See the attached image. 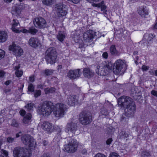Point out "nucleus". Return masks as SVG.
<instances>
[{
    "instance_id": "f3484780",
    "label": "nucleus",
    "mask_w": 157,
    "mask_h": 157,
    "mask_svg": "<svg viewBox=\"0 0 157 157\" xmlns=\"http://www.w3.org/2000/svg\"><path fill=\"white\" fill-rule=\"evenodd\" d=\"M94 32L92 30H89L85 33L83 36L84 40L88 42L92 41L94 37Z\"/></svg>"
},
{
    "instance_id": "c9c22d12",
    "label": "nucleus",
    "mask_w": 157,
    "mask_h": 157,
    "mask_svg": "<svg viewBox=\"0 0 157 157\" xmlns=\"http://www.w3.org/2000/svg\"><path fill=\"white\" fill-rule=\"evenodd\" d=\"M38 32V30L35 28L31 27L29 29V33L34 35Z\"/></svg>"
},
{
    "instance_id": "bb28decb",
    "label": "nucleus",
    "mask_w": 157,
    "mask_h": 157,
    "mask_svg": "<svg viewBox=\"0 0 157 157\" xmlns=\"http://www.w3.org/2000/svg\"><path fill=\"white\" fill-rule=\"evenodd\" d=\"M110 51L112 55L119 56L120 54L119 52L116 50L115 46L113 45H111L110 47Z\"/></svg>"
},
{
    "instance_id": "412c9836",
    "label": "nucleus",
    "mask_w": 157,
    "mask_h": 157,
    "mask_svg": "<svg viewBox=\"0 0 157 157\" xmlns=\"http://www.w3.org/2000/svg\"><path fill=\"white\" fill-rule=\"evenodd\" d=\"M12 30L16 33H19L20 32L19 29H17L16 28L19 25V23L18 20L16 19H13L11 23Z\"/></svg>"
},
{
    "instance_id": "a878e982",
    "label": "nucleus",
    "mask_w": 157,
    "mask_h": 157,
    "mask_svg": "<svg viewBox=\"0 0 157 157\" xmlns=\"http://www.w3.org/2000/svg\"><path fill=\"white\" fill-rule=\"evenodd\" d=\"M7 38V34L4 31L0 32V42H5Z\"/></svg>"
},
{
    "instance_id": "bf43d9fd",
    "label": "nucleus",
    "mask_w": 157,
    "mask_h": 157,
    "mask_svg": "<svg viewBox=\"0 0 157 157\" xmlns=\"http://www.w3.org/2000/svg\"><path fill=\"white\" fill-rule=\"evenodd\" d=\"M5 73L3 71H0V77H2L4 75Z\"/></svg>"
},
{
    "instance_id": "e2e57ef3",
    "label": "nucleus",
    "mask_w": 157,
    "mask_h": 157,
    "mask_svg": "<svg viewBox=\"0 0 157 157\" xmlns=\"http://www.w3.org/2000/svg\"><path fill=\"white\" fill-rule=\"evenodd\" d=\"M41 157H50L47 154H44Z\"/></svg>"
},
{
    "instance_id": "2f4dec72",
    "label": "nucleus",
    "mask_w": 157,
    "mask_h": 157,
    "mask_svg": "<svg viewBox=\"0 0 157 157\" xmlns=\"http://www.w3.org/2000/svg\"><path fill=\"white\" fill-rule=\"evenodd\" d=\"M8 155V152L6 150L2 149L0 151V156L1 157H7Z\"/></svg>"
},
{
    "instance_id": "39448f33",
    "label": "nucleus",
    "mask_w": 157,
    "mask_h": 157,
    "mask_svg": "<svg viewBox=\"0 0 157 157\" xmlns=\"http://www.w3.org/2000/svg\"><path fill=\"white\" fill-rule=\"evenodd\" d=\"M116 67L113 69V72L116 74L121 75L124 74L126 69V65L124 61L117 60L115 63Z\"/></svg>"
},
{
    "instance_id": "5701e85b",
    "label": "nucleus",
    "mask_w": 157,
    "mask_h": 157,
    "mask_svg": "<svg viewBox=\"0 0 157 157\" xmlns=\"http://www.w3.org/2000/svg\"><path fill=\"white\" fill-rule=\"evenodd\" d=\"M139 14L143 17H145L148 14V11L146 6H143L140 7L138 10Z\"/></svg>"
},
{
    "instance_id": "13d9d810",
    "label": "nucleus",
    "mask_w": 157,
    "mask_h": 157,
    "mask_svg": "<svg viewBox=\"0 0 157 157\" xmlns=\"http://www.w3.org/2000/svg\"><path fill=\"white\" fill-rule=\"evenodd\" d=\"M10 90L9 89H6L4 90V92L5 93L7 94L10 92Z\"/></svg>"
},
{
    "instance_id": "dca6fc26",
    "label": "nucleus",
    "mask_w": 157,
    "mask_h": 157,
    "mask_svg": "<svg viewBox=\"0 0 157 157\" xmlns=\"http://www.w3.org/2000/svg\"><path fill=\"white\" fill-rule=\"evenodd\" d=\"M41 128L48 132H52L53 130L52 124L48 121L44 122L41 124Z\"/></svg>"
},
{
    "instance_id": "8fccbe9b",
    "label": "nucleus",
    "mask_w": 157,
    "mask_h": 157,
    "mask_svg": "<svg viewBox=\"0 0 157 157\" xmlns=\"http://www.w3.org/2000/svg\"><path fill=\"white\" fill-rule=\"evenodd\" d=\"M149 67L148 66L143 65L142 67V69L143 71H146L148 70Z\"/></svg>"
},
{
    "instance_id": "680f3d73",
    "label": "nucleus",
    "mask_w": 157,
    "mask_h": 157,
    "mask_svg": "<svg viewBox=\"0 0 157 157\" xmlns=\"http://www.w3.org/2000/svg\"><path fill=\"white\" fill-rule=\"evenodd\" d=\"M10 82V81H7L5 83V84L6 85H8L9 84Z\"/></svg>"
},
{
    "instance_id": "0e129e2a",
    "label": "nucleus",
    "mask_w": 157,
    "mask_h": 157,
    "mask_svg": "<svg viewBox=\"0 0 157 157\" xmlns=\"http://www.w3.org/2000/svg\"><path fill=\"white\" fill-rule=\"evenodd\" d=\"M6 3H10L11 1H12L13 0H3Z\"/></svg>"
},
{
    "instance_id": "4be33fe9",
    "label": "nucleus",
    "mask_w": 157,
    "mask_h": 157,
    "mask_svg": "<svg viewBox=\"0 0 157 157\" xmlns=\"http://www.w3.org/2000/svg\"><path fill=\"white\" fill-rule=\"evenodd\" d=\"M13 14L17 15L21 13L22 9H23L22 5H15L13 7Z\"/></svg>"
},
{
    "instance_id": "5fc2aeb1",
    "label": "nucleus",
    "mask_w": 157,
    "mask_h": 157,
    "mask_svg": "<svg viewBox=\"0 0 157 157\" xmlns=\"http://www.w3.org/2000/svg\"><path fill=\"white\" fill-rule=\"evenodd\" d=\"M19 113L21 116H24L26 112L24 110H21L20 111Z\"/></svg>"
},
{
    "instance_id": "9b49d317",
    "label": "nucleus",
    "mask_w": 157,
    "mask_h": 157,
    "mask_svg": "<svg viewBox=\"0 0 157 157\" xmlns=\"http://www.w3.org/2000/svg\"><path fill=\"white\" fill-rule=\"evenodd\" d=\"M33 23L36 28L40 29L45 28L47 24L45 20L40 17L34 18L33 20Z\"/></svg>"
},
{
    "instance_id": "6ab92c4d",
    "label": "nucleus",
    "mask_w": 157,
    "mask_h": 157,
    "mask_svg": "<svg viewBox=\"0 0 157 157\" xmlns=\"http://www.w3.org/2000/svg\"><path fill=\"white\" fill-rule=\"evenodd\" d=\"M29 45L33 47L36 48L40 45V40L37 38L32 37L29 41Z\"/></svg>"
},
{
    "instance_id": "e433bc0d",
    "label": "nucleus",
    "mask_w": 157,
    "mask_h": 157,
    "mask_svg": "<svg viewBox=\"0 0 157 157\" xmlns=\"http://www.w3.org/2000/svg\"><path fill=\"white\" fill-rule=\"evenodd\" d=\"M141 155L142 157H148L151 155L150 152L147 151H143L141 153Z\"/></svg>"
},
{
    "instance_id": "ddd939ff",
    "label": "nucleus",
    "mask_w": 157,
    "mask_h": 157,
    "mask_svg": "<svg viewBox=\"0 0 157 157\" xmlns=\"http://www.w3.org/2000/svg\"><path fill=\"white\" fill-rule=\"evenodd\" d=\"M77 127V124L73 122L68 123L65 129V132L70 135H72L76 130Z\"/></svg>"
},
{
    "instance_id": "b1692460",
    "label": "nucleus",
    "mask_w": 157,
    "mask_h": 157,
    "mask_svg": "<svg viewBox=\"0 0 157 157\" xmlns=\"http://www.w3.org/2000/svg\"><path fill=\"white\" fill-rule=\"evenodd\" d=\"M32 115L30 113H27L23 118L22 123L25 125H28L31 122Z\"/></svg>"
},
{
    "instance_id": "49530a36",
    "label": "nucleus",
    "mask_w": 157,
    "mask_h": 157,
    "mask_svg": "<svg viewBox=\"0 0 157 157\" xmlns=\"http://www.w3.org/2000/svg\"><path fill=\"white\" fill-rule=\"evenodd\" d=\"M19 31H20L19 32V33L21 32L23 33H29V30H28L25 29H23L21 30H19Z\"/></svg>"
},
{
    "instance_id": "3c124183",
    "label": "nucleus",
    "mask_w": 157,
    "mask_h": 157,
    "mask_svg": "<svg viewBox=\"0 0 157 157\" xmlns=\"http://www.w3.org/2000/svg\"><path fill=\"white\" fill-rule=\"evenodd\" d=\"M102 56L104 58L107 59L108 57V55L107 52H105L103 53Z\"/></svg>"
},
{
    "instance_id": "052dcab7",
    "label": "nucleus",
    "mask_w": 157,
    "mask_h": 157,
    "mask_svg": "<svg viewBox=\"0 0 157 157\" xmlns=\"http://www.w3.org/2000/svg\"><path fill=\"white\" fill-rule=\"evenodd\" d=\"M44 146H45L48 144V142L45 140H44L43 142Z\"/></svg>"
},
{
    "instance_id": "6e6552de",
    "label": "nucleus",
    "mask_w": 157,
    "mask_h": 157,
    "mask_svg": "<svg viewBox=\"0 0 157 157\" xmlns=\"http://www.w3.org/2000/svg\"><path fill=\"white\" fill-rule=\"evenodd\" d=\"M65 107L63 104L57 103L54 106L53 109V113L57 117H62L64 114Z\"/></svg>"
},
{
    "instance_id": "aec40b11",
    "label": "nucleus",
    "mask_w": 157,
    "mask_h": 157,
    "mask_svg": "<svg viewBox=\"0 0 157 157\" xmlns=\"http://www.w3.org/2000/svg\"><path fill=\"white\" fill-rule=\"evenodd\" d=\"M66 102L70 105H74L77 102L76 97L74 95H68L66 100Z\"/></svg>"
},
{
    "instance_id": "393cba45",
    "label": "nucleus",
    "mask_w": 157,
    "mask_h": 157,
    "mask_svg": "<svg viewBox=\"0 0 157 157\" xmlns=\"http://www.w3.org/2000/svg\"><path fill=\"white\" fill-rule=\"evenodd\" d=\"M127 31L124 29H120L116 31L117 35L119 37H124L126 36Z\"/></svg>"
},
{
    "instance_id": "2eb2a0df",
    "label": "nucleus",
    "mask_w": 157,
    "mask_h": 157,
    "mask_svg": "<svg viewBox=\"0 0 157 157\" xmlns=\"http://www.w3.org/2000/svg\"><path fill=\"white\" fill-rule=\"evenodd\" d=\"M56 9L59 16H63L67 13V9L65 8V6L62 4L58 5L56 7Z\"/></svg>"
},
{
    "instance_id": "72a5a7b5",
    "label": "nucleus",
    "mask_w": 157,
    "mask_h": 157,
    "mask_svg": "<svg viewBox=\"0 0 157 157\" xmlns=\"http://www.w3.org/2000/svg\"><path fill=\"white\" fill-rule=\"evenodd\" d=\"M154 37L155 36H154L152 34H147L144 36V37H147L146 38L147 41H150L152 40Z\"/></svg>"
},
{
    "instance_id": "a19ab883",
    "label": "nucleus",
    "mask_w": 157,
    "mask_h": 157,
    "mask_svg": "<svg viewBox=\"0 0 157 157\" xmlns=\"http://www.w3.org/2000/svg\"><path fill=\"white\" fill-rule=\"evenodd\" d=\"M28 90L31 92H33L34 91V87L32 84H30L29 85Z\"/></svg>"
},
{
    "instance_id": "c756f323",
    "label": "nucleus",
    "mask_w": 157,
    "mask_h": 157,
    "mask_svg": "<svg viewBox=\"0 0 157 157\" xmlns=\"http://www.w3.org/2000/svg\"><path fill=\"white\" fill-rule=\"evenodd\" d=\"M43 4L46 6H52L54 2V0H41Z\"/></svg>"
},
{
    "instance_id": "473e14b6",
    "label": "nucleus",
    "mask_w": 157,
    "mask_h": 157,
    "mask_svg": "<svg viewBox=\"0 0 157 157\" xmlns=\"http://www.w3.org/2000/svg\"><path fill=\"white\" fill-rule=\"evenodd\" d=\"M34 107L33 103H28L25 106V107L29 111H30L33 110V108Z\"/></svg>"
},
{
    "instance_id": "7ed1b4c3",
    "label": "nucleus",
    "mask_w": 157,
    "mask_h": 157,
    "mask_svg": "<svg viewBox=\"0 0 157 157\" xmlns=\"http://www.w3.org/2000/svg\"><path fill=\"white\" fill-rule=\"evenodd\" d=\"M54 105L53 103L49 101H46L39 107V113L45 116L49 115L53 111Z\"/></svg>"
},
{
    "instance_id": "603ef678",
    "label": "nucleus",
    "mask_w": 157,
    "mask_h": 157,
    "mask_svg": "<svg viewBox=\"0 0 157 157\" xmlns=\"http://www.w3.org/2000/svg\"><path fill=\"white\" fill-rule=\"evenodd\" d=\"M112 141L113 140L112 138H109L106 141V143L107 145H109L111 144Z\"/></svg>"
},
{
    "instance_id": "de8ad7c7",
    "label": "nucleus",
    "mask_w": 157,
    "mask_h": 157,
    "mask_svg": "<svg viewBox=\"0 0 157 157\" xmlns=\"http://www.w3.org/2000/svg\"><path fill=\"white\" fill-rule=\"evenodd\" d=\"M101 10V11L104 10L105 12H106L105 10L106 8V6L104 4H101V6H100Z\"/></svg>"
},
{
    "instance_id": "c03bdc74",
    "label": "nucleus",
    "mask_w": 157,
    "mask_h": 157,
    "mask_svg": "<svg viewBox=\"0 0 157 157\" xmlns=\"http://www.w3.org/2000/svg\"><path fill=\"white\" fill-rule=\"evenodd\" d=\"M14 139L11 137H8L7 138V141L9 143H12L14 141Z\"/></svg>"
},
{
    "instance_id": "4468645a",
    "label": "nucleus",
    "mask_w": 157,
    "mask_h": 157,
    "mask_svg": "<svg viewBox=\"0 0 157 157\" xmlns=\"http://www.w3.org/2000/svg\"><path fill=\"white\" fill-rule=\"evenodd\" d=\"M9 50L13 52L14 54L16 56H20L23 54V51L22 48L19 46L15 44L10 45L9 48Z\"/></svg>"
},
{
    "instance_id": "864d4df0",
    "label": "nucleus",
    "mask_w": 157,
    "mask_h": 157,
    "mask_svg": "<svg viewBox=\"0 0 157 157\" xmlns=\"http://www.w3.org/2000/svg\"><path fill=\"white\" fill-rule=\"evenodd\" d=\"M151 94L157 97V91L152 90L151 92Z\"/></svg>"
},
{
    "instance_id": "1a4fd4ad",
    "label": "nucleus",
    "mask_w": 157,
    "mask_h": 157,
    "mask_svg": "<svg viewBox=\"0 0 157 157\" xmlns=\"http://www.w3.org/2000/svg\"><path fill=\"white\" fill-rule=\"evenodd\" d=\"M68 144L64 146V151L69 153H73L77 149V142L76 140L70 139Z\"/></svg>"
},
{
    "instance_id": "f03ea898",
    "label": "nucleus",
    "mask_w": 157,
    "mask_h": 157,
    "mask_svg": "<svg viewBox=\"0 0 157 157\" xmlns=\"http://www.w3.org/2000/svg\"><path fill=\"white\" fill-rule=\"evenodd\" d=\"M112 64L111 62H102L99 64L95 70L96 73L100 76H105L111 70Z\"/></svg>"
},
{
    "instance_id": "338daca9",
    "label": "nucleus",
    "mask_w": 157,
    "mask_h": 157,
    "mask_svg": "<svg viewBox=\"0 0 157 157\" xmlns=\"http://www.w3.org/2000/svg\"><path fill=\"white\" fill-rule=\"evenodd\" d=\"M79 34H78V35H77V36H76V37H75V36L74 37V38H76V39H78L79 38Z\"/></svg>"
},
{
    "instance_id": "09e8293b",
    "label": "nucleus",
    "mask_w": 157,
    "mask_h": 157,
    "mask_svg": "<svg viewBox=\"0 0 157 157\" xmlns=\"http://www.w3.org/2000/svg\"><path fill=\"white\" fill-rule=\"evenodd\" d=\"M94 157H106V156L104 154L98 153Z\"/></svg>"
},
{
    "instance_id": "4c0bfd02",
    "label": "nucleus",
    "mask_w": 157,
    "mask_h": 157,
    "mask_svg": "<svg viewBox=\"0 0 157 157\" xmlns=\"http://www.w3.org/2000/svg\"><path fill=\"white\" fill-rule=\"evenodd\" d=\"M11 125L13 127H18L19 126V124L15 120L13 119L12 121Z\"/></svg>"
},
{
    "instance_id": "58836bf2",
    "label": "nucleus",
    "mask_w": 157,
    "mask_h": 157,
    "mask_svg": "<svg viewBox=\"0 0 157 157\" xmlns=\"http://www.w3.org/2000/svg\"><path fill=\"white\" fill-rule=\"evenodd\" d=\"M120 135L121 138H125L128 137L129 134L125 132L122 131L120 132Z\"/></svg>"
},
{
    "instance_id": "9d476101",
    "label": "nucleus",
    "mask_w": 157,
    "mask_h": 157,
    "mask_svg": "<svg viewBox=\"0 0 157 157\" xmlns=\"http://www.w3.org/2000/svg\"><path fill=\"white\" fill-rule=\"evenodd\" d=\"M21 140L24 144L29 147H34L36 143L34 139L30 135H26L21 137Z\"/></svg>"
},
{
    "instance_id": "423d86ee",
    "label": "nucleus",
    "mask_w": 157,
    "mask_h": 157,
    "mask_svg": "<svg viewBox=\"0 0 157 157\" xmlns=\"http://www.w3.org/2000/svg\"><path fill=\"white\" fill-rule=\"evenodd\" d=\"M14 157H29L30 155L27 149L23 147H15L13 151Z\"/></svg>"
},
{
    "instance_id": "774afa93",
    "label": "nucleus",
    "mask_w": 157,
    "mask_h": 157,
    "mask_svg": "<svg viewBox=\"0 0 157 157\" xmlns=\"http://www.w3.org/2000/svg\"><path fill=\"white\" fill-rule=\"evenodd\" d=\"M154 28L156 29H157V22L155 25L154 26Z\"/></svg>"
},
{
    "instance_id": "4d7b16f0",
    "label": "nucleus",
    "mask_w": 157,
    "mask_h": 157,
    "mask_svg": "<svg viewBox=\"0 0 157 157\" xmlns=\"http://www.w3.org/2000/svg\"><path fill=\"white\" fill-rule=\"evenodd\" d=\"M101 113L102 114L104 115H106L108 114V112L105 111L104 109H103V110H102Z\"/></svg>"
},
{
    "instance_id": "f257e3e1",
    "label": "nucleus",
    "mask_w": 157,
    "mask_h": 157,
    "mask_svg": "<svg viewBox=\"0 0 157 157\" xmlns=\"http://www.w3.org/2000/svg\"><path fill=\"white\" fill-rule=\"evenodd\" d=\"M118 105L122 107L126 106L125 109V115L128 117L133 116L136 111L135 105L133 100L130 97L123 96L117 100Z\"/></svg>"
},
{
    "instance_id": "f704fd0d",
    "label": "nucleus",
    "mask_w": 157,
    "mask_h": 157,
    "mask_svg": "<svg viewBox=\"0 0 157 157\" xmlns=\"http://www.w3.org/2000/svg\"><path fill=\"white\" fill-rule=\"evenodd\" d=\"M44 72L46 76L52 75L53 72V70H52L46 69L44 71Z\"/></svg>"
},
{
    "instance_id": "a18cd8bd",
    "label": "nucleus",
    "mask_w": 157,
    "mask_h": 157,
    "mask_svg": "<svg viewBox=\"0 0 157 157\" xmlns=\"http://www.w3.org/2000/svg\"><path fill=\"white\" fill-rule=\"evenodd\" d=\"M110 157H120L119 155L116 153H112L110 155Z\"/></svg>"
},
{
    "instance_id": "20e7f679",
    "label": "nucleus",
    "mask_w": 157,
    "mask_h": 157,
    "mask_svg": "<svg viewBox=\"0 0 157 157\" xmlns=\"http://www.w3.org/2000/svg\"><path fill=\"white\" fill-rule=\"evenodd\" d=\"M45 55V59L48 63L52 64L56 62L57 54L55 48H48L46 51Z\"/></svg>"
},
{
    "instance_id": "a211bd4d",
    "label": "nucleus",
    "mask_w": 157,
    "mask_h": 157,
    "mask_svg": "<svg viewBox=\"0 0 157 157\" xmlns=\"http://www.w3.org/2000/svg\"><path fill=\"white\" fill-rule=\"evenodd\" d=\"M83 74L85 77L90 78L94 76V72L89 68H85L83 69Z\"/></svg>"
},
{
    "instance_id": "7c9ffc66",
    "label": "nucleus",
    "mask_w": 157,
    "mask_h": 157,
    "mask_svg": "<svg viewBox=\"0 0 157 157\" xmlns=\"http://www.w3.org/2000/svg\"><path fill=\"white\" fill-rule=\"evenodd\" d=\"M56 89L55 88H47L44 89V91L46 94L52 93L54 92Z\"/></svg>"
},
{
    "instance_id": "cd10ccee",
    "label": "nucleus",
    "mask_w": 157,
    "mask_h": 157,
    "mask_svg": "<svg viewBox=\"0 0 157 157\" xmlns=\"http://www.w3.org/2000/svg\"><path fill=\"white\" fill-rule=\"evenodd\" d=\"M20 66H18L14 67V70H16L15 72V75L17 77H20L23 74V71L22 70H19Z\"/></svg>"
},
{
    "instance_id": "c85d7f7f",
    "label": "nucleus",
    "mask_w": 157,
    "mask_h": 157,
    "mask_svg": "<svg viewBox=\"0 0 157 157\" xmlns=\"http://www.w3.org/2000/svg\"><path fill=\"white\" fill-rule=\"evenodd\" d=\"M65 37V35L63 32L59 31L57 35V38L58 40L62 42L63 40L64 39Z\"/></svg>"
},
{
    "instance_id": "79ce46f5",
    "label": "nucleus",
    "mask_w": 157,
    "mask_h": 157,
    "mask_svg": "<svg viewBox=\"0 0 157 157\" xmlns=\"http://www.w3.org/2000/svg\"><path fill=\"white\" fill-rule=\"evenodd\" d=\"M5 55V52L2 49H0V60L4 58Z\"/></svg>"
},
{
    "instance_id": "f8f14e48",
    "label": "nucleus",
    "mask_w": 157,
    "mask_h": 157,
    "mask_svg": "<svg viewBox=\"0 0 157 157\" xmlns=\"http://www.w3.org/2000/svg\"><path fill=\"white\" fill-rule=\"evenodd\" d=\"M81 74L80 69H71L68 72L67 76L70 79L74 80L78 78L81 76Z\"/></svg>"
},
{
    "instance_id": "6e6d98bb",
    "label": "nucleus",
    "mask_w": 157,
    "mask_h": 157,
    "mask_svg": "<svg viewBox=\"0 0 157 157\" xmlns=\"http://www.w3.org/2000/svg\"><path fill=\"white\" fill-rule=\"evenodd\" d=\"M29 79L30 82H34L35 80L34 76L33 75H32L30 76L29 77Z\"/></svg>"
},
{
    "instance_id": "0eeeda50",
    "label": "nucleus",
    "mask_w": 157,
    "mask_h": 157,
    "mask_svg": "<svg viewBox=\"0 0 157 157\" xmlns=\"http://www.w3.org/2000/svg\"><path fill=\"white\" fill-rule=\"evenodd\" d=\"M79 121L81 124L83 125H88L92 121V116L89 113L82 112L79 115Z\"/></svg>"
},
{
    "instance_id": "69168bd1",
    "label": "nucleus",
    "mask_w": 157,
    "mask_h": 157,
    "mask_svg": "<svg viewBox=\"0 0 157 157\" xmlns=\"http://www.w3.org/2000/svg\"><path fill=\"white\" fill-rule=\"evenodd\" d=\"M149 72L151 75H154V72L153 71H149Z\"/></svg>"
},
{
    "instance_id": "37998d69",
    "label": "nucleus",
    "mask_w": 157,
    "mask_h": 157,
    "mask_svg": "<svg viewBox=\"0 0 157 157\" xmlns=\"http://www.w3.org/2000/svg\"><path fill=\"white\" fill-rule=\"evenodd\" d=\"M104 1H102L100 3H99L98 4H95L94 3L92 4V6H95L96 7H98V8H100V6H101V4H104Z\"/></svg>"
},
{
    "instance_id": "ea45409f",
    "label": "nucleus",
    "mask_w": 157,
    "mask_h": 157,
    "mask_svg": "<svg viewBox=\"0 0 157 157\" xmlns=\"http://www.w3.org/2000/svg\"><path fill=\"white\" fill-rule=\"evenodd\" d=\"M41 94V91L40 90H36L34 93V96L36 98L40 96Z\"/></svg>"
}]
</instances>
